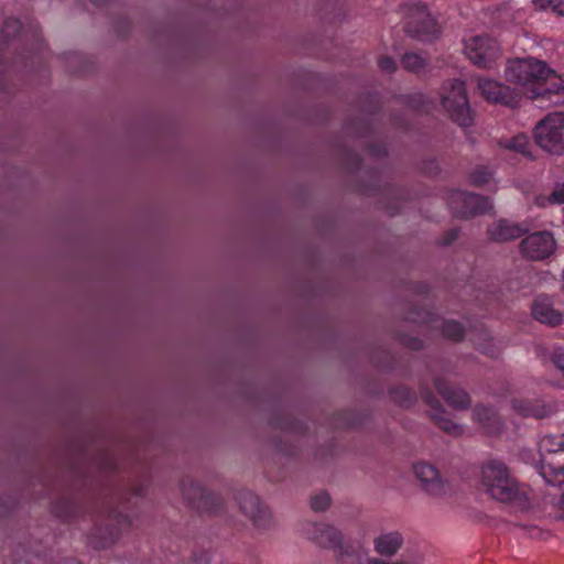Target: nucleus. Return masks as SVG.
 <instances>
[{
  "label": "nucleus",
  "mask_w": 564,
  "mask_h": 564,
  "mask_svg": "<svg viewBox=\"0 0 564 564\" xmlns=\"http://www.w3.org/2000/svg\"><path fill=\"white\" fill-rule=\"evenodd\" d=\"M482 489L495 500L511 503L520 510L529 507L528 490L520 486L501 462H490L481 469Z\"/></svg>",
  "instance_id": "nucleus-1"
},
{
  "label": "nucleus",
  "mask_w": 564,
  "mask_h": 564,
  "mask_svg": "<svg viewBox=\"0 0 564 564\" xmlns=\"http://www.w3.org/2000/svg\"><path fill=\"white\" fill-rule=\"evenodd\" d=\"M440 392L445 402L455 409H463L469 403L468 395L459 388L440 389Z\"/></svg>",
  "instance_id": "nucleus-19"
},
{
  "label": "nucleus",
  "mask_w": 564,
  "mask_h": 564,
  "mask_svg": "<svg viewBox=\"0 0 564 564\" xmlns=\"http://www.w3.org/2000/svg\"><path fill=\"white\" fill-rule=\"evenodd\" d=\"M500 147L505 150L512 151L522 155L530 154V140L524 133H519L512 138H505L500 141Z\"/></svg>",
  "instance_id": "nucleus-18"
},
{
  "label": "nucleus",
  "mask_w": 564,
  "mask_h": 564,
  "mask_svg": "<svg viewBox=\"0 0 564 564\" xmlns=\"http://www.w3.org/2000/svg\"><path fill=\"white\" fill-rule=\"evenodd\" d=\"M444 334L451 339L458 340L463 337L464 329L457 322H447L444 326Z\"/></svg>",
  "instance_id": "nucleus-24"
},
{
  "label": "nucleus",
  "mask_w": 564,
  "mask_h": 564,
  "mask_svg": "<svg viewBox=\"0 0 564 564\" xmlns=\"http://www.w3.org/2000/svg\"><path fill=\"white\" fill-rule=\"evenodd\" d=\"M532 3L539 10L564 14V0H532Z\"/></svg>",
  "instance_id": "nucleus-22"
},
{
  "label": "nucleus",
  "mask_w": 564,
  "mask_h": 564,
  "mask_svg": "<svg viewBox=\"0 0 564 564\" xmlns=\"http://www.w3.org/2000/svg\"><path fill=\"white\" fill-rule=\"evenodd\" d=\"M540 475L551 485L564 482V434L545 435L539 442Z\"/></svg>",
  "instance_id": "nucleus-3"
},
{
  "label": "nucleus",
  "mask_w": 564,
  "mask_h": 564,
  "mask_svg": "<svg viewBox=\"0 0 564 564\" xmlns=\"http://www.w3.org/2000/svg\"><path fill=\"white\" fill-rule=\"evenodd\" d=\"M379 65L382 70L393 72L395 69V62L391 57L383 56L379 61Z\"/></svg>",
  "instance_id": "nucleus-27"
},
{
  "label": "nucleus",
  "mask_w": 564,
  "mask_h": 564,
  "mask_svg": "<svg viewBox=\"0 0 564 564\" xmlns=\"http://www.w3.org/2000/svg\"><path fill=\"white\" fill-rule=\"evenodd\" d=\"M410 20L417 24V32L422 34H435L438 32L436 21L426 6H417L414 9H411Z\"/></svg>",
  "instance_id": "nucleus-16"
},
{
  "label": "nucleus",
  "mask_w": 564,
  "mask_h": 564,
  "mask_svg": "<svg viewBox=\"0 0 564 564\" xmlns=\"http://www.w3.org/2000/svg\"><path fill=\"white\" fill-rule=\"evenodd\" d=\"M532 316L541 324L549 326H557L563 321V314L560 308L554 305L552 299L547 296H539L532 305Z\"/></svg>",
  "instance_id": "nucleus-13"
},
{
  "label": "nucleus",
  "mask_w": 564,
  "mask_h": 564,
  "mask_svg": "<svg viewBox=\"0 0 564 564\" xmlns=\"http://www.w3.org/2000/svg\"><path fill=\"white\" fill-rule=\"evenodd\" d=\"M306 536L333 552L338 564H349L351 560V542L338 527L326 523H310L304 529Z\"/></svg>",
  "instance_id": "nucleus-4"
},
{
  "label": "nucleus",
  "mask_w": 564,
  "mask_h": 564,
  "mask_svg": "<svg viewBox=\"0 0 564 564\" xmlns=\"http://www.w3.org/2000/svg\"><path fill=\"white\" fill-rule=\"evenodd\" d=\"M521 229L508 221H499L491 229V237L496 240H509L518 238Z\"/></svg>",
  "instance_id": "nucleus-20"
},
{
  "label": "nucleus",
  "mask_w": 564,
  "mask_h": 564,
  "mask_svg": "<svg viewBox=\"0 0 564 564\" xmlns=\"http://www.w3.org/2000/svg\"><path fill=\"white\" fill-rule=\"evenodd\" d=\"M541 94L535 100L551 99L552 96L564 94V78L551 69V74L541 85Z\"/></svg>",
  "instance_id": "nucleus-17"
},
{
  "label": "nucleus",
  "mask_w": 564,
  "mask_h": 564,
  "mask_svg": "<svg viewBox=\"0 0 564 564\" xmlns=\"http://www.w3.org/2000/svg\"><path fill=\"white\" fill-rule=\"evenodd\" d=\"M551 74V68L534 57L514 58L508 62L505 76L516 86V95L536 99L541 85Z\"/></svg>",
  "instance_id": "nucleus-2"
},
{
  "label": "nucleus",
  "mask_w": 564,
  "mask_h": 564,
  "mask_svg": "<svg viewBox=\"0 0 564 564\" xmlns=\"http://www.w3.org/2000/svg\"><path fill=\"white\" fill-rule=\"evenodd\" d=\"M11 23L14 24V25L19 24L18 21H15V20H12Z\"/></svg>",
  "instance_id": "nucleus-31"
},
{
  "label": "nucleus",
  "mask_w": 564,
  "mask_h": 564,
  "mask_svg": "<svg viewBox=\"0 0 564 564\" xmlns=\"http://www.w3.org/2000/svg\"><path fill=\"white\" fill-rule=\"evenodd\" d=\"M535 143L545 152L564 155V112H552L542 118L534 127Z\"/></svg>",
  "instance_id": "nucleus-6"
},
{
  "label": "nucleus",
  "mask_w": 564,
  "mask_h": 564,
  "mask_svg": "<svg viewBox=\"0 0 564 564\" xmlns=\"http://www.w3.org/2000/svg\"><path fill=\"white\" fill-rule=\"evenodd\" d=\"M440 424H441V427L443 430L447 431L448 433L459 434L462 432L460 426L456 425L452 421L444 420V421L440 422Z\"/></svg>",
  "instance_id": "nucleus-28"
},
{
  "label": "nucleus",
  "mask_w": 564,
  "mask_h": 564,
  "mask_svg": "<svg viewBox=\"0 0 564 564\" xmlns=\"http://www.w3.org/2000/svg\"><path fill=\"white\" fill-rule=\"evenodd\" d=\"M330 503L329 496L325 492L317 494L311 499V507L315 511L325 510Z\"/></svg>",
  "instance_id": "nucleus-25"
},
{
  "label": "nucleus",
  "mask_w": 564,
  "mask_h": 564,
  "mask_svg": "<svg viewBox=\"0 0 564 564\" xmlns=\"http://www.w3.org/2000/svg\"><path fill=\"white\" fill-rule=\"evenodd\" d=\"M413 473L422 489L430 496H442L447 491V481L437 468L426 462L413 466Z\"/></svg>",
  "instance_id": "nucleus-9"
},
{
  "label": "nucleus",
  "mask_w": 564,
  "mask_h": 564,
  "mask_svg": "<svg viewBox=\"0 0 564 564\" xmlns=\"http://www.w3.org/2000/svg\"><path fill=\"white\" fill-rule=\"evenodd\" d=\"M556 248V240L549 231L531 234L527 236L520 245L522 256L536 261L549 258L555 252Z\"/></svg>",
  "instance_id": "nucleus-8"
},
{
  "label": "nucleus",
  "mask_w": 564,
  "mask_h": 564,
  "mask_svg": "<svg viewBox=\"0 0 564 564\" xmlns=\"http://www.w3.org/2000/svg\"><path fill=\"white\" fill-rule=\"evenodd\" d=\"M474 181H475V183H477V184H484V183H486V182H487V178H486V177H482V176L480 175V173H476V174L474 175Z\"/></svg>",
  "instance_id": "nucleus-30"
},
{
  "label": "nucleus",
  "mask_w": 564,
  "mask_h": 564,
  "mask_svg": "<svg viewBox=\"0 0 564 564\" xmlns=\"http://www.w3.org/2000/svg\"><path fill=\"white\" fill-rule=\"evenodd\" d=\"M474 415L477 421L484 423L485 429L487 430L488 433H490V431L487 427L486 422L487 421L489 422L492 420V412L487 408H478L475 410Z\"/></svg>",
  "instance_id": "nucleus-26"
},
{
  "label": "nucleus",
  "mask_w": 564,
  "mask_h": 564,
  "mask_svg": "<svg viewBox=\"0 0 564 564\" xmlns=\"http://www.w3.org/2000/svg\"><path fill=\"white\" fill-rule=\"evenodd\" d=\"M355 562L357 564H423L422 554H403L401 557L388 561L376 556H369L368 553L358 546L355 547Z\"/></svg>",
  "instance_id": "nucleus-15"
},
{
  "label": "nucleus",
  "mask_w": 564,
  "mask_h": 564,
  "mask_svg": "<svg viewBox=\"0 0 564 564\" xmlns=\"http://www.w3.org/2000/svg\"><path fill=\"white\" fill-rule=\"evenodd\" d=\"M536 204L546 206L547 204H564V182L554 184L549 196L538 197Z\"/></svg>",
  "instance_id": "nucleus-21"
},
{
  "label": "nucleus",
  "mask_w": 564,
  "mask_h": 564,
  "mask_svg": "<svg viewBox=\"0 0 564 564\" xmlns=\"http://www.w3.org/2000/svg\"><path fill=\"white\" fill-rule=\"evenodd\" d=\"M478 89L480 94L490 102L503 104L513 106L518 102L516 93H512L508 87L501 83L480 77L478 79Z\"/></svg>",
  "instance_id": "nucleus-12"
},
{
  "label": "nucleus",
  "mask_w": 564,
  "mask_h": 564,
  "mask_svg": "<svg viewBox=\"0 0 564 564\" xmlns=\"http://www.w3.org/2000/svg\"><path fill=\"white\" fill-rule=\"evenodd\" d=\"M402 65L408 70L416 72L425 65V59L416 53H408L402 58Z\"/></svg>",
  "instance_id": "nucleus-23"
},
{
  "label": "nucleus",
  "mask_w": 564,
  "mask_h": 564,
  "mask_svg": "<svg viewBox=\"0 0 564 564\" xmlns=\"http://www.w3.org/2000/svg\"><path fill=\"white\" fill-rule=\"evenodd\" d=\"M464 53L473 64L488 67L498 56L499 47L494 39L473 34L464 39Z\"/></svg>",
  "instance_id": "nucleus-7"
},
{
  "label": "nucleus",
  "mask_w": 564,
  "mask_h": 564,
  "mask_svg": "<svg viewBox=\"0 0 564 564\" xmlns=\"http://www.w3.org/2000/svg\"><path fill=\"white\" fill-rule=\"evenodd\" d=\"M441 105L452 120L462 127L473 123L466 88L464 82L454 79L446 82L440 93Z\"/></svg>",
  "instance_id": "nucleus-5"
},
{
  "label": "nucleus",
  "mask_w": 564,
  "mask_h": 564,
  "mask_svg": "<svg viewBox=\"0 0 564 564\" xmlns=\"http://www.w3.org/2000/svg\"><path fill=\"white\" fill-rule=\"evenodd\" d=\"M113 541V538H111L109 541L107 542H99L97 540H95V538L91 539L90 543L93 544L94 547H104L106 546L108 543L112 542Z\"/></svg>",
  "instance_id": "nucleus-29"
},
{
  "label": "nucleus",
  "mask_w": 564,
  "mask_h": 564,
  "mask_svg": "<svg viewBox=\"0 0 564 564\" xmlns=\"http://www.w3.org/2000/svg\"><path fill=\"white\" fill-rule=\"evenodd\" d=\"M451 206L455 214L462 217H468L485 213L490 209V203L475 194L456 192L451 197Z\"/></svg>",
  "instance_id": "nucleus-11"
},
{
  "label": "nucleus",
  "mask_w": 564,
  "mask_h": 564,
  "mask_svg": "<svg viewBox=\"0 0 564 564\" xmlns=\"http://www.w3.org/2000/svg\"><path fill=\"white\" fill-rule=\"evenodd\" d=\"M403 545V536L397 531L384 532L373 540L376 552L381 556L395 555Z\"/></svg>",
  "instance_id": "nucleus-14"
},
{
  "label": "nucleus",
  "mask_w": 564,
  "mask_h": 564,
  "mask_svg": "<svg viewBox=\"0 0 564 564\" xmlns=\"http://www.w3.org/2000/svg\"><path fill=\"white\" fill-rule=\"evenodd\" d=\"M239 503L242 512L252 521L253 525L259 530L269 529L272 523V514L260 498L253 494L247 492L240 496Z\"/></svg>",
  "instance_id": "nucleus-10"
}]
</instances>
